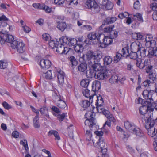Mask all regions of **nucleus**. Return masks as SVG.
Listing matches in <instances>:
<instances>
[{"instance_id": "f257e3e1", "label": "nucleus", "mask_w": 157, "mask_h": 157, "mask_svg": "<svg viewBox=\"0 0 157 157\" xmlns=\"http://www.w3.org/2000/svg\"><path fill=\"white\" fill-rule=\"evenodd\" d=\"M147 103V105H143L139 108V113L144 117L145 127L148 135L152 137L155 136L154 139L157 141V126L156 128L154 127L155 120L152 118L154 109L151 108L152 106H150V104Z\"/></svg>"}, {"instance_id": "f03ea898", "label": "nucleus", "mask_w": 157, "mask_h": 157, "mask_svg": "<svg viewBox=\"0 0 157 157\" xmlns=\"http://www.w3.org/2000/svg\"><path fill=\"white\" fill-rule=\"evenodd\" d=\"M89 71L86 73L87 78H91L96 76V78L99 80H104L108 78L111 75L110 71L108 70L107 67L101 66V64L94 63L89 67Z\"/></svg>"}, {"instance_id": "7ed1b4c3", "label": "nucleus", "mask_w": 157, "mask_h": 157, "mask_svg": "<svg viewBox=\"0 0 157 157\" xmlns=\"http://www.w3.org/2000/svg\"><path fill=\"white\" fill-rule=\"evenodd\" d=\"M8 19L4 15H2L0 17V34L3 35V40H1V44H3L5 42H6L10 43L11 47L13 42L17 41L14 40L13 36L7 34V29H8L7 27L8 24L7 21Z\"/></svg>"}, {"instance_id": "20e7f679", "label": "nucleus", "mask_w": 157, "mask_h": 157, "mask_svg": "<svg viewBox=\"0 0 157 157\" xmlns=\"http://www.w3.org/2000/svg\"><path fill=\"white\" fill-rule=\"evenodd\" d=\"M93 113L91 112L86 113L85 115V118H87L84 123L86 126H89L90 130L86 131V134L88 136L89 138H90L92 136L91 131H92L93 128L96 127V122L95 119L93 117Z\"/></svg>"}, {"instance_id": "39448f33", "label": "nucleus", "mask_w": 157, "mask_h": 157, "mask_svg": "<svg viewBox=\"0 0 157 157\" xmlns=\"http://www.w3.org/2000/svg\"><path fill=\"white\" fill-rule=\"evenodd\" d=\"M124 126L125 128L130 132H132L136 136L142 137L144 136L143 132L140 128L136 127V126L132 123L128 121L125 122Z\"/></svg>"}, {"instance_id": "423d86ee", "label": "nucleus", "mask_w": 157, "mask_h": 157, "mask_svg": "<svg viewBox=\"0 0 157 157\" xmlns=\"http://www.w3.org/2000/svg\"><path fill=\"white\" fill-rule=\"evenodd\" d=\"M105 143L102 137H99L98 141L96 142L95 146L101 149V154L98 157H109V155L107 153V147L105 146Z\"/></svg>"}, {"instance_id": "0eeeda50", "label": "nucleus", "mask_w": 157, "mask_h": 157, "mask_svg": "<svg viewBox=\"0 0 157 157\" xmlns=\"http://www.w3.org/2000/svg\"><path fill=\"white\" fill-rule=\"evenodd\" d=\"M85 6L91 9L93 13H98L100 11V7L94 0H87Z\"/></svg>"}, {"instance_id": "6e6552de", "label": "nucleus", "mask_w": 157, "mask_h": 157, "mask_svg": "<svg viewBox=\"0 0 157 157\" xmlns=\"http://www.w3.org/2000/svg\"><path fill=\"white\" fill-rule=\"evenodd\" d=\"M154 93V91L151 90H145L143 92L142 95L144 98L147 100V103L150 104V106H153V104L154 103L152 98V95Z\"/></svg>"}, {"instance_id": "1a4fd4ad", "label": "nucleus", "mask_w": 157, "mask_h": 157, "mask_svg": "<svg viewBox=\"0 0 157 157\" xmlns=\"http://www.w3.org/2000/svg\"><path fill=\"white\" fill-rule=\"evenodd\" d=\"M129 47L128 44L125 47L123 48L121 51V53H117L114 58V62L115 63H117L121 59L122 57H127L126 52H128Z\"/></svg>"}, {"instance_id": "9d476101", "label": "nucleus", "mask_w": 157, "mask_h": 157, "mask_svg": "<svg viewBox=\"0 0 157 157\" xmlns=\"http://www.w3.org/2000/svg\"><path fill=\"white\" fill-rule=\"evenodd\" d=\"M12 45V49H16L19 53H22L25 50V44L22 42H20L17 41L13 42Z\"/></svg>"}, {"instance_id": "9b49d317", "label": "nucleus", "mask_w": 157, "mask_h": 157, "mask_svg": "<svg viewBox=\"0 0 157 157\" xmlns=\"http://www.w3.org/2000/svg\"><path fill=\"white\" fill-rule=\"evenodd\" d=\"M113 42V40L112 38V36H104L103 39V42H101L100 40L99 42L100 44L99 47L102 48H106L108 46L111 44Z\"/></svg>"}, {"instance_id": "f8f14e48", "label": "nucleus", "mask_w": 157, "mask_h": 157, "mask_svg": "<svg viewBox=\"0 0 157 157\" xmlns=\"http://www.w3.org/2000/svg\"><path fill=\"white\" fill-rule=\"evenodd\" d=\"M37 63L43 70L48 69L51 66V62L49 60L40 59Z\"/></svg>"}, {"instance_id": "ddd939ff", "label": "nucleus", "mask_w": 157, "mask_h": 157, "mask_svg": "<svg viewBox=\"0 0 157 157\" xmlns=\"http://www.w3.org/2000/svg\"><path fill=\"white\" fill-rule=\"evenodd\" d=\"M116 20L117 18L115 17H108L106 18L104 20L102 25L99 27V30H102L105 25L113 23L116 21Z\"/></svg>"}, {"instance_id": "4468645a", "label": "nucleus", "mask_w": 157, "mask_h": 157, "mask_svg": "<svg viewBox=\"0 0 157 157\" xmlns=\"http://www.w3.org/2000/svg\"><path fill=\"white\" fill-rule=\"evenodd\" d=\"M102 35L101 33H98L97 35L95 32H91L89 33L87 36V38L90 40L94 41L97 40V42L99 43L100 42V37Z\"/></svg>"}, {"instance_id": "2eb2a0df", "label": "nucleus", "mask_w": 157, "mask_h": 157, "mask_svg": "<svg viewBox=\"0 0 157 157\" xmlns=\"http://www.w3.org/2000/svg\"><path fill=\"white\" fill-rule=\"evenodd\" d=\"M57 98H56L57 99L56 101V105L60 108L64 109L66 105L65 102L62 99L60 95H57Z\"/></svg>"}, {"instance_id": "dca6fc26", "label": "nucleus", "mask_w": 157, "mask_h": 157, "mask_svg": "<svg viewBox=\"0 0 157 157\" xmlns=\"http://www.w3.org/2000/svg\"><path fill=\"white\" fill-rule=\"evenodd\" d=\"M94 62L95 63H94L100 64L99 62L102 57L103 53L102 52L100 51H97L94 52Z\"/></svg>"}, {"instance_id": "f3484780", "label": "nucleus", "mask_w": 157, "mask_h": 157, "mask_svg": "<svg viewBox=\"0 0 157 157\" xmlns=\"http://www.w3.org/2000/svg\"><path fill=\"white\" fill-rule=\"evenodd\" d=\"M56 76H57V78L58 79L59 83L60 85L62 84L64 82L65 73L63 71L60 70L59 71L56 72Z\"/></svg>"}, {"instance_id": "a211bd4d", "label": "nucleus", "mask_w": 157, "mask_h": 157, "mask_svg": "<svg viewBox=\"0 0 157 157\" xmlns=\"http://www.w3.org/2000/svg\"><path fill=\"white\" fill-rule=\"evenodd\" d=\"M141 46V44L138 41L133 42L131 45V51L138 53L140 50Z\"/></svg>"}, {"instance_id": "6ab92c4d", "label": "nucleus", "mask_w": 157, "mask_h": 157, "mask_svg": "<svg viewBox=\"0 0 157 157\" xmlns=\"http://www.w3.org/2000/svg\"><path fill=\"white\" fill-rule=\"evenodd\" d=\"M148 52L147 55L149 58L157 56V47L153 46L150 48Z\"/></svg>"}, {"instance_id": "aec40b11", "label": "nucleus", "mask_w": 157, "mask_h": 157, "mask_svg": "<svg viewBox=\"0 0 157 157\" xmlns=\"http://www.w3.org/2000/svg\"><path fill=\"white\" fill-rule=\"evenodd\" d=\"M101 88V83L99 81H94L92 83V91L94 92L95 95V92L98 91Z\"/></svg>"}, {"instance_id": "412c9836", "label": "nucleus", "mask_w": 157, "mask_h": 157, "mask_svg": "<svg viewBox=\"0 0 157 157\" xmlns=\"http://www.w3.org/2000/svg\"><path fill=\"white\" fill-rule=\"evenodd\" d=\"M39 111L42 115L48 119L50 118L48 108L46 106L44 105L40 108V109Z\"/></svg>"}, {"instance_id": "4be33fe9", "label": "nucleus", "mask_w": 157, "mask_h": 157, "mask_svg": "<svg viewBox=\"0 0 157 157\" xmlns=\"http://www.w3.org/2000/svg\"><path fill=\"white\" fill-rule=\"evenodd\" d=\"M87 63L85 62H82L80 63L78 67V69L79 71L81 72L85 73L89 71V70L87 71Z\"/></svg>"}, {"instance_id": "5701e85b", "label": "nucleus", "mask_w": 157, "mask_h": 157, "mask_svg": "<svg viewBox=\"0 0 157 157\" xmlns=\"http://www.w3.org/2000/svg\"><path fill=\"white\" fill-rule=\"evenodd\" d=\"M68 37L67 36H62L58 40V43H59V45L60 46H64L67 44V42L68 41Z\"/></svg>"}, {"instance_id": "b1692460", "label": "nucleus", "mask_w": 157, "mask_h": 157, "mask_svg": "<svg viewBox=\"0 0 157 157\" xmlns=\"http://www.w3.org/2000/svg\"><path fill=\"white\" fill-rule=\"evenodd\" d=\"M44 77L47 79L51 80L53 79L56 77V72H53V73H52V71L49 70L46 73H44Z\"/></svg>"}, {"instance_id": "393cba45", "label": "nucleus", "mask_w": 157, "mask_h": 157, "mask_svg": "<svg viewBox=\"0 0 157 157\" xmlns=\"http://www.w3.org/2000/svg\"><path fill=\"white\" fill-rule=\"evenodd\" d=\"M57 28L62 32H63L67 27V25L65 22L59 21L57 22Z\"/></svg>"}, {"instance_id": "a878e982", "label": "nucleus", "mask_w": 157, "mask_h": 157, "mask_svg": "<svg viewBox=\"0 0 157 157\" xmlns=\"http://www.w3.org/2000/svg\"><path fill=\"white\" fill-rule=\"evenodd\" d=\"M149 77L150 79L152 80L153 83L152 84L155 86L156 85L155 82L157 81V75L155 70L149 74Z\"/></svg>"}, {"instance_id": "bb28decb", "label": "nucleus", "mask_w": 157, "mask_h": 157, "mask_svg": "<svg viewBox=\"0 0 157 157\" xmlns=\"http://www.w3.org/2000/svg\"><path fill=\"white\" fill-rule=\"evenodd\" d=\"M48 136H50L52 135H53L55 137V140H59L60 139V136L58 132L56 130H51L48 133Z\"/></svg>"}, {"instance_id": "cd10ccee", "label": "nucleus", "mask_w": 157, "mask_h": 157, "mask_svg": "<svg viewBox=\"0 0 157 157\" xmlns=\"http://www.w3.org/2000/svg\"><path fill=\"white\" fill-rule=\"evenodd\" d=\"M56 40H52L51 39L48 41V45H49V47L51 48H54L57 47L59 45V43H58V39H56Z\"/></svg>"}, {"instance_id": "c85d7f7f", "label": "nucleus", "mask_w": 157, "mask_h": 157, "mask_svg": "<svg viewBox=\"0 0 157 157\" xmlns=\"http://www.w3.org/2000/svg\"><path fill=\"white\" fill-rule=\"evenodd\" d=\"M90 90L87 88L82 90V93L84 96L86 98H89L90 101L93 100V98L94 94H92L90 95L89 93Z\"/></svg>"}, {"instance_id": "c756f323", "label": "nucleus", "mask_w": 157, "mask_h": 157, "mask_svg": "<svg viewBox=\"0 0 157 157\" xmlns=\"http://www.w3.org/2000/svg\"><path fill=\"white\" fill-rule=\"evenodd\" d=\"M74 46V49L77 53H81L83 51V47L82 44L77 43Z\"/></svg>"}, {"instance_id": "7c9ffc66", "label": "nucleus", "mask_w": 157, "mask_h": 157, "mask_svg": "<svg viewBox=\"0 0 157 157\" xmlns=\"http://www.w3.org/2000/svg\"><path fill=\"white\" fill-rule=\"evenodd\" d=\"M90 81V78H84L81 81L80 85L83 87L87 88Z\"/></svg>"}, {"instance_id": "2f4dec72", "label": "nucleus", "mask_w": 157, "mask_h": 157, "mask_svg": "<svg viewBox=\"0 0 157 157\" xmlns=\"http://www.w3.org/2000/svg\"><path fill=\"white\" fill-rule=\"evenodd\" d=\"M52 114L54 116L57 117V119L60 123H61L65 118V117H67V113H63L61 114H59L57 115L54 113H52Z\"/></svg>"}, {"instance_id": "473e14b6", "label": "nucleus", "mask_w": 157, "mask_h": 157, "mask_svg": "<svg viewBox=\"0 0 157 157\" xmlns=\"http://www.w3.org/2000/svg\"><path fill=\"white\" fill-rule=\"evenodd\" d=\"M92 101H90V100H82L80 101V104L82 107L87 108L90 106V104H92Z\"/></svg>"}, {"instance_id": "72a5a7b5", "label": "nucleus", "mask_w": 157, "mask_h": 157, "mask_svg": "<svg viewBox=\"0 0 157 157\" xmlns=\"http://www.w3.org/2000/svg\"><path fill=\"white\" fill-rule=\"evenodd\" d=\"M118 81V77L115 74L112 75L109 79V82L112 84L117 83Z\"/></svg>"}, {"instance_id": "f704fd0d", "label": "nucleus", "mask_w": 157, "mask_h": 157, "mask_svg": "<svg viewBox=\"0 0 157 157\" xmlns=\"http://www.w3.org/2000/svg\"><path fill=\"white\" fill-rule=\"evenodd\" d=\"M68 40L67 45L69 47L74 46L77 42V40L74 38L68 37Z\"/></svg>"}, {"instance_id": "c9c22d12", "label": "nucleus", "mask_w": 157, "mask_h": 157, "mask_svg": "<svg viewBox=\"0 0 157 157\" xmlns=\"http://www.w3.org/2000/svg\"><path fill=\"white\" fill-rule=\"evenodd\" d=\"M104 104V102L102 97L101 96H97V100L95 103L96 105V106L98 105L99 107H101Z\"/></svg>"}, {"instance_id": "e433bc0d", "label": "nucleus", "mask_w": 157, "mask_h": 157, "mask_svg": "<svg viewBox=\"0 0 157 157\" xmlns=\"http://www.w3.org/2000/svg\"><path fill=\"white\" fill-rule=\"evenodd\" d=\"M126 53H128V54H126L127 55V57L129 56L131 59H136L138 58V55L137 53L136 52H134L133 51H131L130 53L129 52H126Z\"/></svg>"}, {"instance_id": "4c0bfd02", "label": "nucleus", "mask_w": 157, "mask_h": 157, "mask_svg": "<svg viewBox=\"0 0 157 157\" xmlns=\"http://www.w3.org/2000/svg\"><path fill=\"white\" fill-rule=\"evenodd\" d=\"M104 64L107 65L111 64L113 61L112 58L109 56H106L103 59Z\"/></svg>"}, {"instance_id": "58836bf2", "label": "nucleus", "mask_w": 157, "mask_h": 157, "mask_svg": "<svg viewBox=\"0 0 157 157\" xmlns=\"http://www.w3.org/2000/svg\"><path fill=\"white\" fill-rule=\"evenodd\" d=\"M39 120V117H38V116H35L33 120V126L36 128H38L40 126Z\"/></svg>"}, {"instance_id": "ea45409f", "label": "nucleus", "mask_w": 157, "mask_h": 157, "mask_svg": "<svg viewBox=\"0 0 157 157\" xmlns=\"http://www.w3.org/2000/svg\"><path fill=\"white\" fill-rule=\"evenodd\" d=\"M68 59L71 63L72 66H76L77 65L78 61L74 56H71L68 57Z\"/></svg>"}, {"instance_id": "a19ab883", "label": "nucleus", "mask_w": 157, "mask_h": 157, "mask_svg": "<svg viewBox=\"0 0 157 157\" xmlns=\"http://www.w3.org/2000/svg\"><path fill=\"white\" fill-rule=\"evenodd\" d=\"M114 27V25H111L106 26L104 29V32L105 33H110V34Z\"/></svg>"}, {"instance_id": "79ce46f5", "label": "nucleus", "mask_w": 157, "mask_h": 157, "mask_svg": "<svg viewBox=\"0 0 157 157\" xmlns=\"http://www.w3.org/2000/svg\"><path fill=\"white\" fill-rule=\"evenodd\" d=\"M144 38V41H152L153 42V44H154V45H156V41L155 40H152L153 37L151 35H145V37Z\"/></svg>"}, {"instance_id": "37998d69", "label": "nucleus", "mask_w": 157, "mask_h": 157, "mask_svg": "<svg viewBox=\"0 0 157 157\" xmlns=\"http://www.w3.org/2000/svg\"><path fill=\"white\" fill-rule=\"evenodd\" d=\"M136 64V66L140 69H143L144 67V64H143L141 59H137Z\"/></svg>"}, {"instance_id": "c03bdc74", "label": "nucleus", "mask_w": 157, "mask_h": 157, "mask_svg": "<svg viewBox=\"0 0 157 157\" xmlns=\"http://www.w3.org/2000/svg\"><path fill=\"white\" fill-rule=\"evenodd\" d=\"M86 57L87 60H90L92 59L94 60V52L92 51H89L88 52L87 54L86 55Z\"/></svg>"}, {"instance_id": "a18cd8bd", "label": "nucleus", "mask_w": 157, "mask_h": 157, "mask_svg": "<svg viewBox=\"0 0 157 157\" xmlns=\"http://www.w3.org/2000/svg\"><path fill=\"white\" fill-rule=\"evenodd\" d=\"M63 49L62 52L61 53V54H67L70 51H73V50L71 49L70 48H68L67 47H65L64 46H63Z\"/></svg>"}, {"instance_id": "49530a36", "label": "nucleus", "mask_w": 157, "mask_h": 157, "mask_svg": "<svg viewBox=\"0 0 157 157\" xmlns=\"http://www.w3.org/2000/svg\"><path fill=\"white\" fill-rule=\"evenodd\" d=\"M20 143V144L22 145L26 151L29 150L27 142L26 139H24L23 141L21 140Z\"/></svg>"}, {"instance_id": "de8ad7c7", "label": "nucleus", "mask_w": 157, "mask_h": 157, "mask_svg": "<svg viewBox=\"0 0 157 157\" xmlns=\"http://www.w3.org/2000/svg\"><path fill=\"white\" fill-rule=\"evenodd\" d=\"M51 109L52 111V113H54L57 115L60 113V112L59 108L56 106H53Z\"/></svg>"}, {"instance_id": "09e8293b", "label": "nucleus", "mask_w": 157, "mask_h": 157, "mask_svg": "<svg viewBox=\"0 0 157 157\" xmlns=\"http://www.w3.org/2000/svg\"><path fill=\"white\" fill-rule=\"evenodd\" d=\"M42 36L43 39L45 41H48L51 39L50 35L48 33L43 34Z\"/></svg>"}, {"instance_id": "8fccbe9b", "label": "nucleus", "mask_w": 157, "mask_h": 157, "mask_svg": "<svg viewBox=\"0 0 157 157\" xmlns=\"http://www.w3.org/2000/svg\"><path fill=\"white\" fill-rule=\"evenodd\" d=\"M134 16L136 17L138 21L141 23L143 22L142 15L140 13H137L134 15Z\"/></svg>"}, {"instance_id": "3c124183", "label": "nucleus", "mask_w": 157, "mask_h": 157, "mask_svg": "<svg viewBox=\"0 0 157 157\" xmlns=\"http://www.w3.org/2000/svg\"><path fill=\"white\" fill-rule=\"evenodd\" d=\"M144 37H145V35H143L142 33L140 32L137 33V40H144Z\"/></svg>"}, {"instance_id": "603ef678", "label": "nucleus", "mask_w": 157, "mask_h": 157, "mask_svg": "<svg viewBox=\"0 0 157 157\" xmlns=\"http://www.w3.org/2000/svg\"><path fill=\"white\" fill-rule=\"evenodd\" d=\"M2 105L4 108L7 110H9L12 108V106L6 101H4L2 103Z\"/></svg>"}, {"instance_id": "864d4df0", "label": "nucleus", "mask_w": 157, "mask_h": 157, "mask_svg": "<svg viewBox=\"0 0 157 157\" xmlns=\"http://www.w3.org/2000/svg\"><path fill=\"white\" fill-rule=\"evenodd\" d=\"M139 52L140 54L142 55L143 56H148L147 54V55L146 54V52H147L146 49H145L144 47H141Z\"/></svg>"}, {"instance_id": "5fc2aeb1", "label": "nucleus", "mask_w": 157, "mask_h": 157, "mask_svg": "<svg viewBox=\"0 0 157 157\" xmlns=\"http://www.w3.org/2000/svg\"><path fill=\"white\" fill-rule=\"evenodd\" d=\"M150 7L154 12L157 11V3H153L150 5Z\"/></svg>"}, {"instance_id": "6e6d98bb", "label": "nucleus", "mask_w": 157, "mask_h": 157, "mask_svg": "<svg viewBox=\"0 0 157 157\" xmlns=\"http://www.w3.org/2000/svg\"><path fill=\"white\" fill-rule=\"evenodd\" d=\"M113 4L110 1H109L105 7L107 10H110L113 8Z\"/></svg>"}, {"instance_id": "4d7b16f0", "label": "nucleus", "mask_w": 157, "mask_h": 157, "mask_svg": "<svg viewBox=\"0 0 157 157\" xmlns=\"http://www.w3.org/2000/svg\"><path fill=\"white\" fill-rule=\"evenodd\" d=\"M140 6V4L139 0H137L133 4V7L134 9L137 10L138 9Z\"/></svg>"}, {"instance_id": "13d9d810", "label": "nucleus", "mask_w": 157, "mask_h": 157, "mask_svg": "<svg viewBox=\"0 0 157 157\" xmlns=\"http://www.w3.org/2000/svg\"><path fill=\"white\" fill-rule=\"evenodd\" d=\"M143 84L144 87H148L151 86V82L150 80L147 79L144 81L143 82Z\"/></svg>"}, {"instance_id": "bf43d9fd", "label": "nucleus", "mask_w": 157, "mask_h": 157, "mask_svg": "<svg viewBox=\"0 0 157 157\" xmlns=\"http://www.w3.org/2000/svg\"><path fill=\"white\" fill-rule=\"evenodd\" d=\"M144 41L146 42L145 44L146 46L147 47H150V48H151L153 47L154 46V44H153V42H152V41Z\"/></svg>"}, {"instance_id": "052dcab7", "label": "nucleus", "mask_w": 157, "mask_h": 157, "mask_svg": "<svg viewBox=\"0 0 157 157\" xmlns=\"http://www.w3.org/2000/svg\"><path fill=\"white\" fill-rule=\"evenodd\" d=\"M110 36H112V38L114 39L117 37L118 36V32L114 30L113 32H112L110 34Z\"/></svg>"}, {"instance_id": "680f3d73", "label": "nucleus", "mask_w": 157, "mask_h": 157, "mask_svg": "<svg viewBox=\"0 0 157 157\" xmlns=\"http://www.w3.org/2000/svg\"><path fill=\"white\" fill-rule=\"evenodd\" d=\"M30 107L32 111L36 114V116H38V117H39V110H38L37 109L35 108L32 105L30 106Z\"/></svg>"}, {"instance_id": "e2e57ef3", "label": "nucleus", "mask_w": 157, "mask_h": 157, "mask_svg": "<svg viewBox=\"0 0 157 157\" xmlns=\"http://www.w3.org/2000/svg\"><path fill=\"white\" fill-rule=\"evenodd\" d=\"M22 27L24 31L26 33H29L31 30V29L27 26H23Z\"/></svg>"}, {"instance_id": "0e129e2a", "label": "nucleus", "mask_w": 157, "mask_h": 157, "mask_svg": "<svg viewBox=\"0 0 157 157\" xmlns=\"http://www.w3.org/2000/svg\"><path fill=\"white\" fill-rule=\"evenodd\" d=\"M153 66L151 65H148V67L146 68V73L149 74L151 73L153 71L152 70Z\"/></svg>"}, {"instance_id": "69168bd1", "label": "nucleus", "mask_w": 157, "mask_h": 157, "mask_svg": "<svg viewBox=\"0 0 157 157\" xmlns=\"http://www.w3.org/2000/svg\"><path fill=\"white\" fill-rule=\"evenodd\" d=\"M66 0H54V2L56 4L61 5L64 3Z\"/></svg>"}, {"instance_id": "338daca9", "label": "nucleus", "mask_w": 157, "mask_h": 157, "mask_svg": "<svg viewBox=\"0 0 157 157\" xmlns=\"http://www.w3.org/2000/svg\"><path fill=\"white\" fill-rule=\"evenodd\" d=\"M95 134L98 136H99L100 137H102L101 136L103 135L104 132L103 131H96L94 132Z\"/></svg>"}, {"instance_id": "774afa93", "label": "nucleus", "mask_w": 157, "mask_h": 157, "mask_svg": "<svg viewBox=\"0 0 157 157\" xmlns=\"http://www.w3.org/2000/svg\"><path fill=\"white\" fill-rule=\"evenodd\" d=\"M82 28L87 31H90L92 29V27L91 25H84L82 27Z\"/></svg>"}]
</instances>
